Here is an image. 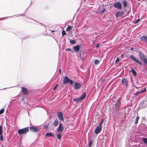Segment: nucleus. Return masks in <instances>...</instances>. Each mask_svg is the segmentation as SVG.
<instances>
[{
	"instance_id": "f257e3e1",
	"label": "nucleus",
	"mask_w": 147,
	"mask_h": 147,
	"mask_svg": "<svg viewBox=\"0 0 147 147\" xmlns=\"http://www.w3.org/2000/svg\"><path fill=\"white\" fill-rule=\"evenodd\" d=\"M29 131V129L28 127H26L22 129H20L18 130V134L20 136L23 134H26Z\"/></svg>"
},
{
	"instance_id": "f03ea898",
	"label": "nucleus",
	"mask_w": 147,
	"mask_h": 147,
	"mask_svg": "<svg viewBox=\"0 0 147 147\" xmlns=\"http://www.w3.org/2000/svg\"><path fill=\"white\" fill-rule=\"evenodd\" d=\"M139 55L142 60L147 65V59L145 55L141 52L139 53Z\"/></svg>"
},
{
	"instance_id": "7ed1b4c3",
	"label": "nucleus",
	"mask_w": 147,
	"mask_h": 147,
	"mask_svg": "<svg viewBox=\"0 0 147 147\" xmlns=\"http://www.w3.org/2000/svg\"><path fill=\"white\" fill-rule=\"evenodd\" d=\"M82 86L80 83L76 82L74 84V89L75 90H78L81 88Z\"/></svg>"
},
{
	"instance_id": "20e7f679",
	"label": "nucleus",
	"mask_w": 147,
	"mask_h": 147,
	"mask_svg": "<svg viewBox=\"0 0 147 147\" xmlns=\"http://www.w3.org/2000/svg\"><path fill=\"white\" fill-rule=\"evenodd\" d=\"M130 57L131 58L132 60L134 61L140 65H142V63L139 60L137 59L134 57L132 55H130Z\"/></svg>"
},
{
	"instance_id": "39448f33",
	"label": "nucleus",
	"mask_w": 147,
	"mask_h": 147,
	"mask_svg": "<svg viewBox=\"0 0 147 147\" xmlns=\"http://www.w3.org/2000/svg\"><path fill=\"white\" fill-rule=\"evenodd\" d=\"M113 6L114 7L120 9L121 8L122 5L119 2H117L113 4Z\"/></svg>"
},
{
	"instance_id": "423d86ee",
	"label": "nucleus",
	"mask_w": 147,
	"mask_h": 147,
	"mask_svg": "<svg viewBox=\"0 0 147 147\" xmlns=\"http://www.w3.org/2000/svg\"><path fill=\"white\" fill-rule=\"evenodd\" d=\"M57 130L58 132H60L61 133L63 130V128L62 126V123L60 122L59 125L57 129Z\"/></svg>"
},
{
	"instance_id": "0eeeda50",
	"label": "nucleus",
	"mask_w": 147,
	"mask_h": 147,
	"mask_svg": "<svg viewBox=\"0 0 147 147\" xmlns=\"http://www.w3.org/2000/svg\"><path fill=\"white\" fill-rule=\"evenodd\" d=\"M102 127L98 126L95 128L94 130V133L96 134L99 133L102 130Z\"/></svg>"
},
{
	"instance_id": "6e6552de",
	"label": "nucleus",
	"mask_w": 147,
	"mask_h": 147,
	"mask_svg": "<svg viewBox=\"0 0 147 147\" xmlns=\"http://www.w3.org/2000/svg\"><path fill=\"white\" fill-rule=\"evenodd\" d=\"M58 117L60 121H64L63 114L61 112H58L57 113Z\"/></svg>"
},
{
	"instance_id": "1a4fd4ad",
	"label": "nucleus",
	"mask_w": 147,
	"mask_h": 147,
	"mask_svg": "<svg viewBox=\"0 0 147 147\" xmlns=\"http://www.w3.org/2000/svg\"><path fill=\"white\" fill-rule=\"evenodd\" d=\"M124 14L123 11H118L116 12L115 14L116 17H122Z\"/></svg>"
},
{
	"instance_id": "9d476101",
	"label": "nucleus",
	"mask_w": 147,
	"mask_h": 147,
	"mask_svg": "<svg viewBox=\"0 0 147 147\" xmlns=\"http://www.w3.org/2000/svg\"><path fill=\"white\" fill-rule=\"evenodd\" d=\"M21 91L23 92L24 95H27L28 94V92L27 89L25 87H22L21 88Z\"/></svg>"
},
{
	"instance_id": "9b49d317",
	"label": "nucleus",
	"mask_w": 147,
	"mask_h": 147,
	"mask_svg": "<svg viewBox=\"0 0 147 147\" xmlns=\"http://www.w3.org/2000/svg\"><path fill=\"white\" fill-rule=\"evenodd\" d=\"M84 53H85L83 52H80L79 54L78 55V57L79 58L82 60H84Z\"/></svg>"
},
{
	"instance_id": "f8f14e48",
	"label": "nucleus",
	"mask_w": 147,
	"mask_h": 147,
	"mask_svg": "<svg viewBox=\"0 0 147 147\" xmlns=\"http://www.w3.org/2000/svg\"><path fill=\"white\" fill-rule=\"evenodd\" d=\"M122 84L124 86H125L126 87L127 86V85L128 83V80L126 78H123L122 80Z\"/></svg>"
},
{
	"instance_id": "ddd939ff",
	"label": "nucleus",
	"mask_w": 147,
	"mask_h": 147,
	"mask_svg": "<svg viewBox=\"0 0 147 147\" xmlns=\"http://www.w3.org/2000/svg\"><path fill=\"white\" fill-rule=\"evenodd\" d=\"M30 130L33 132H36L38 131V128L33 127H30Z\"/></svg>"
},
{
	"instance_id": "4468645a",
	"label": "nucleus",
	"mask_w": 147,
	"mask_h": 147,
	"mask_svg": "<svg viewBox=\"0 0 147 147\" xmlns=\"http://www.w3.org/2000/svg\"><path fill=\"white\" fill-rule=\"evenodd\" d=\"M121 103L118 102H116L115 104V110L117 112H118L119 110V107Z\"/></svg>"
},
{
	"instance_id": "2eb2a0df",
	"label": "nucleus",
	"mask_w": 147,
	"mask_h": 147,
	"mask_svg": "<svg viewBox=\"0 0 147 147\" xmlns=\"http://www.w3.org/2000/svg\"><path fill=\"white\" fill-rule=\"evenodd\" d=\"M140 39L142 41L145 42L147 44V36L143 35L140 38Z\"/></svg>"
},
{
	"instance_id": "dca6fc26",
	"label": "nucleus",
	"mask_w": 147,
	"mask_h": 147,
	"mask_svg": "<svg viewBox=\"0 0 147 147\" xmlns=\"http://www.w3.org/2000/svg\"><path fill=\"white\" fill-rule=\"evenodd\" d=\"M69 79L67 76H65L64 78V80L63 81V84H66L67 83H68Z\"/></svg>"
},
{
	"instance_id": "f3484780",
	"label": "nucleus",
	"mask_w": 147,
	"mask_h": 147,
	"mask_svg": "<svg viewBox=\"0 0 147 147\" xmlns=\"http://www.w3.org/2000/svg\"><path fill=\"white\" fill-rule=\"evenodd\" d=\"M73 49L76 52H78L79 51L80 49V46L79 45H78L76 46H74L73 47Z\"/></svg>"
},
{
	"instance_id": "a211bd4d",
	"label": "nucleus",
	"mask_w": 147,
	"mask_h": 147,
	"mask_svg": "<svg viewBox=\"0 0 147 147\" xmlns=\"http://www.w3.org/2000/svg\"><path fill=\"white\" fill-rule=\"evenodd\" d=\"M47 136H48V137H51V136H53V137H54V135L51 132H48L47 133L46 135L45 136V137Z\"/></svg>"
},
{
	"instance_id": "6ab92c4d",
	"label": "nucleus",
	"mask_w": 147,
	"mask_h": 147,
	"mask_svg": "<svg viewBox=\"0 0 147 147\" xmlns=\"http://www.w3.org/2000/svg\"><path fill=\"white\" fill-rule=\"evenodd\" d=\"M59 124V122L57 120H55L54 121L53 125L55 127L57 126Z\"/></svg>"
},
{
	"instance_id": "aec40b11",
	"label": "nucleus",
	"mask_w": 147,
	"mask_h": 147,
	"mask_svg": "<svg viewBox=\"0 0 147 147\" xmlns=\"http://www.w3.org/2000/svg\"><path fill=\"white\" fill-rule=\"evenodd\" d=\"M129 72H131L134 76H136L137 75V73L133 69H132L131 70H130Z\"/></svg>"
},
{
	"instance_id": "412c9836",
	"label": "nucleus",
	"mask_w": 147,
	"mask_h": 147,
	"mask_svg": "<svg viewBox=\"0 0 147 147\" xmlns=\"http://www.w3.org/2000/svg\"><path fill=\"white\" fill-rule=\"evenodd\" d=\"M86 93L84 92L83 94L80 97V99L81 100L84 99L85 98L86 96Z\"/></svg>"
},
{
	"instance_id": "4be33fe9",
	"label": "nucleus",
	"mask_w": 147,
	"mask_h": 147,
	"mask_svg": "<svg viewBox=\"0 0 147 147\" xmlns=\"http://www.w3.org/2000/svg\"><path fill=\"white\" fill-rule=\"evenodd\" d=\"M69 42L71 44L74 45L76 43V41L73 39H70L69 40Z\"/></svg>"
},
{
	"instance_id": "5701e85b",
	"label": "nucleus",
	"mask_w": 147,
	"mask_h": 147,
	"mask_svg": "<svg viewBox=\"0 0 147 147\" xmlns=\"http://www.w3.org/2000/svg\"><path fill=\"white\" fill-rule=\"evenodd\" d=\"M81 100L80 98H74L73 99V101L75 102H78L80 100Z\"/></svg>"
},
{
	"instance_id": "b1692460",
	"label": "nucleus",
	"mask_w": 147,
	"mask_h": 147,
	"mask_svg": "<svg viewBox=\"0 0 147 147\" xmlns=\"http://www.w3.org/2000/svg\"><path fill=\"white\" fill-rule=\"evenodd\" d=\"M142 140L145 143L147 144V138H143Z\"/></svg>"
},
{
	"instance_id": "393cba45",
	"label": "nucleus",
	"mask_w": 147,
	"mask_h": 147,
	"mask_svg": "<svg viewBox=\"0 0 147 147\" xmlns=\"http://www.w3.org/2000/svg\"><path fill=\"white\" fill-rule=\"evenodd\" d=\"M94 64L96 65H98L100 61L98 60L95 59L94 61Z\"/></svg>"
},
{
	"instance_id": "a878e982",
	"label": "nucleus",
	"mask_w": 147,
	"mask_h": 147,
	"mask_svg": "<svg viewBox=\"0 0 147 147\" xmlns=\"http://www.w3.org/2000/svg\"><path fill=\"white\" fill-rule=\"evenodd\" d=\"M123 7H126L127 6V3L126 1H124L123 2Z\"/></svg>"
},
{
	"instance_id": "bb28decb",
	"label": "nucleus",
	"mask_w": 147,
	"mask_h": 147,
	"mask_svg": "<svg viewBox=\"0 0 147 147\" xmlns=\"http://www.w3.org/2000/svg\"><path fill=\"white\" fill-rule=\"evenodd\" d=\"M71 29V26H69L66 28V31H70Z\"/></svg>"
},
{
	"instance_id": "cd10ccee",
	"label": "nucleus",
	"mask_w": 147,
	"mask_h": 147,
	"mask_svg": "<svg viewBox=\"0 0 147 147\" xmlns=\"http://www.w3.org/2000/svg\"><path fill=\"white\" fill-rule=\"evenodd\" d=\"M104 121V119H101V120L100 121V122L99 123V126H100L102 127V123Z\"/></svg>"
},
{
	"instance_id": "c85d7f7f",
	"label": "nucleus",
	"mask_w": 147,
	"mask_h": 147,
	"mask_svg": "<svg viewBox=\"0 0 147 147\" xmlns=\"http://www.w3.org/2000/svg\"><path fill=\"white\" fill-rule=\"evenodd\" d=\"M3 133V127L1 126H0V135L2 134Z\"/></svg>"
},
{
	"instance_id": "c756f323",
	"label": "nucleus",
	"mask_w": 147,
	"mask_h": 147,
	"mask_svg": "<svg viewBox=\"0 0 147 147\" xmlns=\"http://www.w3.org/2000/svg\"><path fill=\"white\" fill-rule=\"evenodd\" d=\"M139 119V116H138L136 117V121L135 122V124H137L138 121V120Z\"/></svg>"
},
{
	"instance_id": "7c9ffc66",
	"label": "nucleus",
	"mask_w": 147,
	"mask_h": 147,
	"mask_svg": "<svg viewBox=\"0 0 147 147\" xmlns=\"http://www.w3.org/2000/svg\"><path fill=\"white\" fill-rule=\"evenodd\" d=\"M57 137L58 139L59 140H60L61 138V134H58L57 135Z\"/></svg>"
},
{
	"instance_id": "2f4dec72",
	"label": "nucleus",
	"mask_w": 147,
	"mask_h": 147,
	"mask_svg": "<svg viewBox=\"0 0 147 147\" xmlns=\"http://www.w3.org/2000/svg\"><path fill=\"white\" fill-rule=\"evenodd\" d=\"M121 97L117 99V100L116 102H118V103H121Z\"/></svg>"
},
{
	"instance_id": "473e14b6",
	"label": "nucleus",
	"mask_w": 147,
	"mask_h": 147,
	"mask_svg": "<svg viewBox=\"0 0 147 147\" xmlns=\"http://www.w3.org/2000/svg\"><path fill=\"white\" fill-rule=\"evenodd\" d=\"M62 35L63 36H64L66 34V32L64 30H63L62 31Z\"/></svg>"
},
{
	"instance_id": "72a5a7b5",
	"label": "nucleus",
	"mask_w": 147,
	"mask_h": 147,
	"mask_svg": "<svg viewBox=\"0 0 147 147\" xmlns=\"http://www.w3.org/2000/svg\"><path fill=\"white\" fill-rule=\"evenodd\" d=\"M4 111V109H1L0 110V115L2 114L3 113Z\"/></svg>"
},
{
	"instance_id": "f704fd0d",
	"label": "nucleus",
	"mask_w": 147,
	"mask_h": 147,
	"mask_svg": "<svg viewBox=\"0 0 147 147\" xmlns=\"http://www.w3.org/2000/svg\"><path fill=\"white\" fill-rule=\"evenodd\" d=\"M146 88H144L143 89V90H142L141 91H140V93H142L143 92H145L146 90Z\"/></svg>"
},
{
	"instance_id": "c9c22d12",
	"label": "nucleus",
	"mask_w": 147,
	"mask_h": 147,
	"mask_svg": "<svg viewBox=\"0 0 147 147\" xmlns=\"http://www.w3.org/2000/svg\"><path fill=\"white\" fill-rule=\"evenodd\" d=\"M140 92L139 91H138L136 92L135 93H134V95H135V96L137 95L139 93H140Z\"/></svg>"
},
{
	"instance_id": "e433bc0d",
	"label": "nucleus",
	"mask_w": 147,
	"mask_h": 147,
	"mask_svg": "<svg viewBox=\"0 0 147 147\" xmlns=\"http://www.w3.org/2000/svg\"><path fill=\"white\" fill-rule=\"evenodd\" d=\"M106 10V9L105 8H104L100 12V13L101 14H102Z\"/></svg>"
},
{
	"instance_id": "4c0bfd02",
	"label": "nucleus",
	"mask_w": 147,
	"mask_h": 147,
	"mask_svg": "<svg viewBox=\"0 0 147 147\" xmlns=\"http://www.w3.org/2000/svg\"><path fill=\"white\" fill-rule=\"evenodd\" d=\"M68 82L70 84H72L73 83V81L71 79H69Z\"/></svg>"
},
{
	"instance_id": "58836bf2",
	"label": "nucleus",
	"mask_w": 147,
	"mask_h": 147,
	"mask_svg": "<svg viewBox=\"0 0 147 147\" xmlns=\"http://www.w3.org/2000/svg\"><path fill=\"white\" fill-rule=\"evenodd\" d=\"M120 61V59H119V57H118L115 61V63H117Z\"/></svg>"
},
{
	"instance_id": "ea45409f",
	"label": "nucleus",
	"mask_w": 147,
	"mask_h": 147,
	"mask_svg": "<svg viewBox=\"0 0 147 147\" xmlns=\"http://www.w3.org/2000/svg\"><path fill=\"white\" fill-rule=\"evenodd\" d=\"M0 140L1 141H3V136L2 134L0 135Z\"/></svg>"
},
{
	"instance_id": "a19ab883",
	"label": "nucleus",
	"mask_w": 147,
	"mask_h": 147,
	"mask_svg": "<svg viewBox=\"0 0 147 147\" xmlns=\"http://www.w3.org/2000/svg\"><path fill=\"white\" fill-rule=\"evenodd\" d=\"M140 18H139V19H137L136 20V21L135 22V23H134L135 24H136L138 23L140 21Z\"/></svg>"
},
{
	"instance_id": "79ce46f5",
	"label": "nucleus",
	"mask_w": 147,
	"mask_h": 147,
	"mask_svg": "<svg viewBox=\"0 0 147 147\" xmlns=\"http://www.w3.org/2000/svg\"><path fill=\"white\" fill-rule=\"evenodd\" d=\"M92 144V141L91 140H90V141L89 143L88 147H90L91 146Z\"/></svg>"
},
{
	"instance_id": "37998d69",
	"label": "nucleus",
	"mask_w": 147,
	"mask_h": 147,
	"mask_svg": "<svg viewBox=\"0 0 147 147\" xmlns=\"http://www.w3.org/2000/svg\"><path fill=\"white\" fill-rule=\"evenodd\" d=\"M66 51H70L72 52V51L71 48L67 49H66Z\"/></svg>"
},
{
	"instance_id": "c03bdc74",
	"label": "nucleus",
	"mask_w": 147,
	"mask_h": 147,
	"mask_svg": "<svg viewBox=\"0 0 147 147\" xmlns=\"http://www.w3.org/2000/svg\"><path fill=\"white\" fill-rule=\"evenodd\" d=\"M58 86V84H57V85H56V86L53 88V90H55L56 89V88H57V87Z\"/></svg>"
},
{
	"instance_id": "a18cd8bd",
	"label": "nucleus",
	"mask_w": 147,
	"mask_h": 147,
	"mask_svg": "<svg viewBox=\"0 0 147 147\" xmlns=\"http://www.w3.org/2000/svg\"><path fill=\"white\" fill-rule=\"evenodd\" d=\"M100 44L99 43H98L96 46V48H98Z\"/></svg>"
},
{
	"instance_id": "49530a36",
	"label": "nucleus",
	"mask_w": 147,
	"mask_h": 147,
	"mask_svg": "<svg viewBox=\"0 0 147 147\" xmlns=\"http://www.w3.org/2000/svg\"><path fill=\"white\" fill-rule=\"evenodd\" d=\"M25 16V15H23V14H18L17 15V16Z\"/></svg>"
},
{
	"instance_id": "de8ad7c7",
	"label": "nucleus",
	"mask_w": 147,
	"mask_h": 147,
	"mask_svg": "<svg viewBox=\"0 0 147 147\" xmlns=\"http://www.w3.org/2000/svg\"><path fill=\"white\" fill-rule=\"evenodd\" d=\"M40 24H41V25H42V26H45V28H46V26H45V25L43 24H42V23H39Z\"/></svg>"
},
{
	"instance_id": "09e8293b",
	"label": "nucleus",
	"mask_w": 147,
	"mask_h": 147,
	"mask_svg": "<svg viewBox=\"0 0 147 147\" xmlns=\"http://www.w3.org/2000/svg\"><path fill=\"white\" fill-rule=\"evenodd\" d=\"M24 97H22V101H24Z\"/></svg>"
},
{
	"instance_id": "8fccbe9b",
	"label": "nucleus",
	"mask_w": 147,
	"mask_h": 147,
	"mask_svg": "<svg viewBox=\"0 0 147 147\" xmlns=\"http://www.w3.org/2000/svg\"><path fill=\"white\" fill-rule=\"evenodd\" d=\"M4 18H5V17L3 18H0V20H3L4 19Z\"/></svg>"
},
{
	"instance_id": "3c124183",
	"label": "nucleus",
	"mask_w": 147,
	"mask_h": 147,
	"mask_svg": "<svg viewBox=\"0 0 147 147\" xmlns=\"http://www.w3.org/2000/svg\"><path fill=\"white\" fill-rule=\"evenodd\" d=\"M121 57H122V58H123V54H122L121 55Z\"/></svg>"
},
{
	"instance_id": "603ef678",
	"label": "nucleus",
	"mask_w": 147,
	"mask_h": 147,
	"mask_svg": "<svg viewBox=\"0 0 147 147\" xmlns=\"http://www.w3.org/2000/svg\"><path fill=\"white\" fill-rule=\"evenodd\" d=\"M59 72L60 73H61V69H59Z\"/></svg>"
},
{
	"instance_id": "864d4df0",
	"label": "nucleus",
	"mask_w": 147,
	"mask_h": 147,
	"mask_svg": "<svg viewBox=\"0 0 147 147\" xmlns=\"http://www.w3.org/2000/svg\"><path fill=\"white\" fill-rule=\"evenodd\" d=\"M54 31H54V30H52V31H51V32H52V33L53 32H54Z\"/></svg>"
},
{
	"instance_id": "5fc2aeb1",
	"label": "nucleus",
	"mask_w": 147,
	"mask_h": 147,
	"mask_svg": "<svg viewBox=\"0 0 147 147\" xmlns=\"http://www.w3.org/2000/svg\"><path fill=\"white\" fill-rule=\"evenodd\" d=\"M133 49V48H131L130 49H131V50H132V49Z\"/></svg>"
},
{
	"instance_id": "6e6d98bb",
	"label": "nucleus",
	"mask_w": 147,
	"mask_h": 147,
	"mask_svg": "<svg viewBox=\"0 0 147 147\" xmlns=\"http://www.w3.org/2000/svg\"><path fill=\"white\" fill-rule=\"evenodd\" d=\"M27 17L28 18L30 19V18L28 17Z\"/></svg>"
},
{
	"instance_id": "4d7b16f0",
	"label": "nucleus",
	"mask_w": 147,
	"mask_h": 147,
	"mask_svg": "<svg viewBox=\"0 0 147 147\" xmlns=\"http://www.w3.org/2000/svg\"><path fill=\"white\" fill-rule=\"evenodd\" d=\"M46 126H45V127L46 128Z\"/></svg>"
},
{
	"instance_id": "13d9d810",
	"label": "nucleus",
	"mask_w": 147,
	"mask_h": 147,
	"mask_svg": "<svg viewBox=\"0 0 147 147\" xmlns=\"http://www.w3.org/2000/svg\"><path fill=\"white\" fill-rule=\"evenodd\" d=\"M46 126H45V127L46 128Z\"/></svg>"
}]
</instances>
